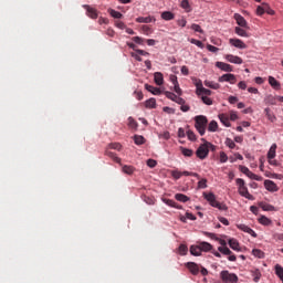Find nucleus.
I'll return each instance as SVG.
<instances>
[{
	"label": "nucleus",
	"instance_id": "1",
	"mask_svg": "<svg viewBox=\"0 0 283 283\" xmlns=\"http://www.w3.org/2000/svg\"><path fill=\"white\" fill-rule=\"evenodd\" d=\"M202 143L197 151H196V156L197 158H200V160H205V158H207V156H209V150L211 151H216V146L209 142H207V139L201 138Z\"/></svg>",
	"mask_w": 283,
	"mask_h": 283
},
{
	"label": "nucleus",
	"instance_id": "2",
	"mask_svg": "<svg viewBox=\"0 0 283 283\" xmlns=\"http://www.w3.org/2000/svg\"><path fill=\"white\" fill-rule=\"evenodd\" d=\"M207 125H209V119L205 115H197L195 117V127L200 136H205L207 132Z\"/></svg>",
	"mask_w": 283,
	"mask_h": 283
},
{
	"label": "nucleus",
	"instance_id": "3",
	"mask_svg": "<svg viewBox=\"0 0 283 283\" xmlns=\"http://www.w3.org/2000/svg\"><path fill=\"white\" fill-rule=\"evenodd\" d=\"M203 198L207 200V202H209L210 206L214 207V209H219V211H227V209H229V207H227L224 203L218 201L213 192H203Z\"/></svg>",
	"mask_w": 283,
	"mask_h": 283
},
{
	"label": "nucleus",
	"instance_id": "4",
	"mask_svg": "<svg viewBox=\"0 0 283 283\" xmlns=\"http://www.w3.org/2000/svg\"><path fill=\"white\" fill-rule=\"evenodd\" d=\"M235 182H237V187L240 196H242L243 198H247V200H255V197L249 193V188H247V182H244V179L237 178Z\"/></svg>",
	"mask_w": 283,
	"mask_h": 283
},
{
	"label": "nucleus",
	"instance_id": "5",
	"mask_svg": "<svg viewBox=\"0 0 283 283\" xmlns=\"http://www.w3.org/2000/svg\"><path fill=\"white\" fill-rule=\"evenodd\" d=\"M220 279L224 283H238V275L234 273H230L227 270L220 272Z\"/></svg>",
	"mask_w": 283,
	"mask_h": 283
},
{
	"label": "nucleus",
	"instance_id": "6",
	"mask_svg": "<svg viewBox=\"0 0 283 283\" xmlns=\"http://www.w3.org/2000/svg\"><path fill=\"white\" fill-rule=\"evenodd\" d=\"M218 81L219 83H230L231 85H235V83H238V78L231 73L223 74L218 78Z\"/></svg>",
	"mask_w": 283,
	"mask_h": 283
},
{
	"label": "nucleus",
	"instance_id": "7",
	"mask_svg": "<svg viewBox=\"0 0 283 283\" xmlns=\"http://www.w3.org/2000/svg\"><path fill=\"white\" fill-rule=\"evenodd\" d=\"M166 98H169L170 101H174V103H177L178 105H185V98L176 95L175 93H171L169 91L165 92Z\"/></svg>",
	"mask_w": 283,
	"mask_h": 283
},
{
	"label": "nucleus",
	"instance_id": "8",
	"mask_svg": "<svg viewBox=\"0 0 283 283\" xmlns=\"http://www.w3.org/2000/svg\"><path fill=\"white\" fill-rule=\"evenodd\" d=\"M82 8L86 10V14L90 17V19H98V11L95 8H92L88 4H83Z\"/></svg>",
	"mask_w": 283,
	"mask_h": 283
},
{
	"label": "nucleus",
	"instance_id": "9",
	"mask_svg": "<svg viewBox=\"0 0 283 283\" xmlns=\"http://www.w3.org/2000/svg\"><path fill=\"white\" fill-rule=\"evenodd\" d=\"M237 228H239L240 231H243L244 233H249V235H252V238H258V233L253 231L249 226L244 223L237 224Z\"/></svg>",
	"mask_w": 283,
	"mask_h": 283
},
{
	"label": "nucleus",
	"instance_id": "10",
	"mask_svg": "<svg viewBox=\"0 0 283 283\" xmlns=\"http://www.w3.org/2000/svg\"><path fill=\"white\" fill-rule=\"evenodd\" d=\"M226 60L229 63H233L234 65H242V63H244V61H242V57L233 55V54H227Z\"/></svg>",
	"mask_w": 283,
	"mask_h": 283
},
{
	"label": "nucleus",
	"instance_id": "11",
	"mask_svg": "<svg viewBox=\"0 0 283 283\" xmlns=\"http://www.w3.org/2000/svg\"><path fill=\"white\" fill-rule=\"evenodd\" d=\"M186 268L192 275H198V273H200V265H198L196 262L186 263Z\"/></svg>",
	"mask_w": 283,
	"mask_h": 283
},
{
	"label": "nucleus",
	"instance_id": "12",
	"mask_svg": "<svg viewBox=\"0 0 283 283\" xmlns=\"http://www.w3.org/2000/svg\"><path fill=\"white\" fill-rule=\"evenodd\" d=\"M229 43L230 45H233V48H238L239 50H247V44L240 39H230Z\"/></svg>",
	"mask_w": 283,
	"mask_h": 283
},
{
	"label": "nucleus",
	"instance_id": "13",
	"mask_svg": "<svg viewBox=\"0 0 283 283\" xmlns=\"http://www.w3.org/2000/svg\"><path fill=\"white\" fill-rule=\"evenodd\" d=\"M264 187L268 191H272V192L279 191V189H280V188H277V185L275 182H273L272 180H269V179H266L264 181Z\"/></svg>",
	"mask_w": 283,
	"mask_h": 283
},
{
	"label": "nucleus",
	"instance_id": "14",
	"mask_svg": "<svg viewBox=\"0 0 283 283\" xmlns=\"http://www.w3.org/2000/svg\"><path fill=\"white\" fill-rule=\"evenodd\" d=\"M216 67H218L219 70H222V72H233V66L224 62H217Z\"/></svg>",
	"mask_w": 283,
	"mask_h": 283
},
{
	"label": "nucleus",
	"instance_id": "15",
	"mask_svg": "<svg viewBox=\"0 0 283 283\" xmlns=\"http://www.w3.org/2000/svg\"><path fill=\"white\" fill-rule=\"evenodd\" d=\"M234 19H235L238 25H240V28H249L247 20L240 13H235Z\"/></svg>",
	"mask_w": 283,
	"mask_h": 283
},
{
	"label": "nucleus",
	"instance_id": "16",
	"mask_svg": "<svg viewBox=\"0 0 283 283\" xmlns=\"http://www.w3.org/2000/svg\"><path fill=\"white\" fill-rule=\"evenodd\" d=\"M136 23H153L156 22V18L148 15V17H138L136 18Z\"/></svg>",
	"mask_w": 283,
	"mask_h": 283
},
{
	"label": "nucleus",
	"instance_id": "17",
	"mask_svg": "<svg viewBox=\"0 0 283 283\" xmlns=\"http://www.w3.org/2000/svg\"><path fill=\"white\" fill-rule=\"evenodd\" d=\"M145 90H147V92H150V93L154 94L155 96H160V94H163V92L160 91V88L155 87V86L149 85V84H145Z\"/></svg>",
	"mask_w": 283,
	"mask_h": 283
},
{
	"label": "nucleus",
	"instance_id": "18",
	"mask_svg": "<svg viewBox=\"0 0 283 283\" xmlns=\"http://www.w3.org/2000/svg\"><path fill=\"white\" fill-rule=\"evenodd\" d=\"M264 114L268 120H270V123H275V120H277V117L275 116L274 113L271 112V108L269 107L264 108Z\"/></svg>",
	"mask_w": 283,
	"mask_h": 283
},
{
	"label": "nucleus",
	"instance_id": "19",
	"mask_svg": "<svg viewBox=\"0 0 283 283\" xmlns=\"http://www.w3.org/2000/svg\"><path fill=\"white\" fill-rule=\"evenodd\" d=\"M197 96H211L213 92L209 88L200 87L199 90L196 91Z\"/></svg>",
	"mask_w": 283,
	"mask_h": 283
},
{
	"label": "nucleus",
	"instance_id": "20",
	"mask_svg": "<svg viewBox=\"0 0 283 283\" xmlns=\"http://www.w3.org/2000/svg\"><path fill=\"white\" fill-rule=\"evenodd\" d=\"M269 84L271 85V87H273V90H280V87H282L280 82L273 76H269Z\"/></svg>",
	"mask_w": 283,
	"mask_h": 283
},
{
	"label": "nucleus",
	"instance_id": "21",
	"mask_svg": "<svg viewBox=\"0 0 283 283\" xmlns=\"http://www.w3.org/2000/svg\"><path fill=\"white\" fill-rule=\"evenodd\" d=\"M179 150L181 151L182 156H185L186 158H191V156H193L192 149L185 148L184 146H180Z\"/></svg>",
	"mask_w": 283,
	"mask_h": 283
},
{
	"label": "nucleus",
	"instance_id": "22",
	"mask_svg": "<svg viewBox=\"0 0 283 283\" xmlns=\"http://www.w3.org/2000/svg\"><path fill=\"white\" fill-rule=\"evenodd\" d=\"M122 171H123V174H126L127 176H132L134 174V171H136V168H134V166L124 165V166H122Z\"/></svg>",
	"mask_w": 283,
	"mask_h": 283
},
{
	"label": "nucleus",
	"instance_id": "23",
	"mask_svg": "<svg viewBox=\"0 0 283 283\" xmlns=\"http://www.w3.org/2000/svg\"><path fill=\"white\" fill-rule=\"evenodd\" d=\"M219 119L226 127H231V122H229V115L227 114H220Z\"/></svg>",
	"mask_w": 283,
	"mask_h": 283
},
{
	"label": "nucleus",
	"instance_id": "24",
	"mask_svg": "<svg viewBox=\"0 0 283 283\" xmlns=\"http://www.w3.org/2000/svg\"><path fill=\"white\" fill-rule=\"evenodd\" d=\"M154 78H155L156 85H163V83H165V78L163 76V73H160V72H156L154 74Z\"/></svg>",
	"mask_w": 283,
	"mask_h": 283
},
{
	"label": "nucleus",
	"instance_id": "25",
	"mask_svg": "<svg viewBox=\"0 0 283 283\" xmlns=\"http://www.w3.org/2000/svg\"><path fill=\"white\" fill-rule=\"evenodd\" d=\"M190 253H191V255L198 256V255L202 254V250H201L200 245H191Z\"/></svg>",
	"mask_w": 283,
	"mask_h": 283
},
{
	"label": "nucleus",
	"instance_id": "26",
	"mask_svg": "<svg viewBox=\"0 0 283 283\" xmlns=\"http://www.w3.org/2000/svg\"><path fill=\"white\" fill-rule=\"evenodd\" d=\"M161 19H164V21H174L175 15H174V13L170 12V11H164V12L161 13Z\"/></svg>",
	"mask_w": 283,
	"mask_h": 283
},
{
	"label": "nucleus",
	"instance_id": "27",
	"mask_svg": "<svg viewBox=\"0 0 283 283\" xmlns=\"http://www.w3.org/2000/svg\"><path fill=\"white\" fill-rule=\"evenodd\" d=\"M277 149V144H273L271 147H270V150L268 153V158L269 160H273V158H275V151Z\"/></svg>",
	"mask_w": 283,
	"mask_h": 283
},
{
	"label": "nucleus",
	"instance_id": "28",
	"mask_svg": "<svg viewBox=\"0 0 283 283\" xmlns=\"http://www.w3.org/2000/svg\"><path fill=\"white\" fill-rule=\"evenodd\" d=\"M228 243L229 247L233 249V251H240V243H238V240L230 239Z\"/></svg>",
	"mask_w": 283,
	"mask_h": 283
},
{
	"label": "nucleus",
	"instance_id": "29",
	"mask_svg": "<svg viewBox=\"0 0 283 283\" xmlns=\"http://www.w3.org/2000/svg\"><path fill=\"white\" fill-rule=\"evenodd\" d=\"M206 87H210V90H220V85L213 81H205Z\"/></svg>",
	"mask_w": 283,
	"mask_h": 283
},
{
	"label": "nucleus",
	"instance_id": "30",
	"mask_svg": "<svg viewBox=\"0 0 283 283\" xmlns=\"http://www.w3.org/2000/svg\"><path fill=\"white\" fill-rule=\"evenodd\" d=\"M107 12H108V14H111V17H113V19H123V13H120L114 9H108Z\"/></svg>",
	"mask_w": 283,
	"mask_h": 283
},
{
	"label": "nucleus",
	"instance_id": "31",
	"mask_svg": "<svg viewBox=\"0 0 283 283\" xmlns=\"http://www.w3.org/2000/svg\"><path fill=\"white\" fill-rule=\"evenodd\" d=\"M234 32L238 34V36H244L245 39L249 38V33H247V31L240 27H235Z\"/></svg>",
	"mask_w": 283,
	"mask_h": 283
},
{
	"label": "nucleus",
	"instance_id": "32",
	"mask_svg": "<svg viewBox=\"0 0 283 283\" xmlns=\"http://www.w3.org/2000/svg\"><path fill=\"white\" fill-rule=\"evenodd\" d=\"M105 154H106V156H108V158H112V160H114V163H117L118 165H120V158L118 156H116L115 153L106 150Z\"/></svg>",
	"mask_w": 283,
	"mask_h": 283
},
{
	"label": "nucleus",
	"instance_id": "33",
	"mask_svg": "<svg viewBox=\"0 0 283 283\" xmlns=\"http://www.w3.org/2000/svg\"><path fill=\"white\" fill-rule=\"evenodd\" d=\"M175 199L178 200V202H189V197L182 193H176Z\"/></svg>",
	"mask_w": 283,
	"mask_h": 283
},
{
	"label": "nucleus",
	"instance_id": "34",
	"mask_svg": "<svg viewBox=\"0 0 283 283\" xmlns=\"http://www.w3.org/2000/svg\"><path fill=\"white\" fill-rule=\"evenodd\" d=\"M145 105L149 109H156V98L151 97V98L147 99Z\"/></svg>",
	"mask_w": 283,
	"mask_h": 283
},
{
	"label": "nucleus",
	"instance_id": "35",
	"mask_svg": "<svg viewBox=\"0 0 283 283\" xmlns=\"http://www.w3.org/2000/svg\"><path fill=\"white\" fill-rule=\"evenodd\" d=\"M128 127H130V129H138V122H136V119H134V117H128Z\"/></svg>",
	"mask_w": 283,
	"mask_h": 283
},
{
	"label": "nucleus",
	"instance_id": "36",
	"mask_svg": "<svg viewBox=\"0 0 283 283\" xmlns=\"http://www.w3.org/2000/svg\"><path fill=\"white\" fill-rule=\"evenodd\" d=\"M259 222H260V224H263V227H269L271 224V219H269L265 216H261L259 218Z\"/></svg>",
	"mask_w": 283,
	"mask_h": 283
},
{
	"label": "nucleus",
	"instance_id": "37",
	"mask_svg": "<svg viewBox=\"0 0 283 283\" xmlns=\"http://www.w3.org/2000/svg\"><path fill=\"white\" fill-rule=\"evenodd\" d=\"M199 247H200L201 251H206V252L211 251V249H212V245L209 242H200Z\"/></svg>",
	"mask_w": 283,
	"mask_h": 283
},
{
	"label": "nucleus",
	"instance_id": "38",
	"mask_svg": "<svg viewBox=\"0 0 283 283\" xmlns=\"http://www.w3.org/2000/svg\"><path fill=\"white\" fill-rule=\"evenodd\" d=\"M275 273L277 275V277H280V280L283 282V268L280 264L275 265Z\"/></svg>",
	"mask_w": 283,
	"mask_h": 283
},
{
	"label": "nucleus",
	"instance_id": "39",
	"mask_svg": "<svg viewBox=\"0 0 283 283\" xmlns=\"http://www.w3.org/2000/svg\"><path fill=\"white\" fill-rule=\"evenodd\" d=\"M208 132H218V122L211 120L208 125Z\"/></svg>",
	"mask_w": 283,
	"mask_h": 283
},
{
	"label": "nucleus",
	"instance_id": "40",
	"mask_svg": "<svg viewBox=\"0 0 283 283\" xmlns=\"http://www.w3.org/2000/svg\"><path fill=\"white\" fill-rule=\"evenodd\" d=\"M260 207H261V209H263V211H274L275 210V207H273L272 205H269V203H264V202H261Z\"/></svg>",
	"mask_w": 283,
	"mask_h": 283
},
{
	"label": "nucleus",
	"instance_id": "41",
	"mask_svg": "<svg viewBox=\"0 0 283 283\" xmlns=\"http://www.w3.org/2000/svg\"><path fill=\"white\" fill-rule=\"evenodd\" d=\"M253 276V282H260V277H262V273L260 270H254L251 272Z\"/></svg>",
	"mask_w": 283,
	"mask_h": 283
},
{
	"label": "nucleus",
	"instance_id": "42",
	"mask_svg": "<svg viewBox=\"0 0 283 283\" xmlns=\"http://www.w3.org/2000/svg\"><path fill=\"white\" fill-rule=\"evenodd\" d=\"M252 255H254V258H259L260 260L264 258V253L260 249H253Z\"/></svg>",
	"mask_w": 283,
	"mask_h": 283
},
{
	"label": "nucleus",
	"instance_id": "43",
	"mask_svg": "<svg viewBox=\"0 0 283 283\" xmlns=\"http://www.w3.org/2000/svg\"><path fill=\"white\" fill-rule=\"evenodd\" d=\"M134 142H135V145H145V137L140 135H135Z\"/></svg>",
	"mask_w": 283,
	"mask_h": 283
},
{
	"label": "nucleus",
	"instance_id": "44",
	"mask_svg": "<svg viewBox=\"0 0 283 283\" xmlns=\"http://www.w3.org/2000/svg\"><path fill=\"white\" fill-rule=\"evenodd\" d=\"M181 8L186 10V12H191V6L189 4V0H182Z\"/></svg>",
	"mask_w": 283,
	"mask_h": 283
},
{
	"label": "nucleus",
	"instance_id": "45",
	"mask_svg": "<svg viewBox=\"0 0 283 283\" xmlns=\"http://www.w3.org/2000/svg\"><path fill=\"white\" fill-rule=\"evenodd\" d=\"M201 101L205 105H213V99L207 95H202Z\"/></svg>",
	"mask_w": 283,
	"mask_h": 283
},
{
	"label": "nucleus",
	"instance_id": "46",
	"mask_svg": "<svg viewBox=\"0 0 283 283\" xmlns=\"http://www.w3.org/2000/svg\"><path fill=\"white\" fill-rule=\"evenodd\" d=\"M108 147L109 149H115L117 151H120V149H123V146L120 145V143H111Z\"/></svg>",
	"mask_w": 283,
	"mask_h": 283
},
{
	"label": "nucleus",
	"instance_id": "47",
	"mask_svg": "<svg viewBox=\"0 0 283 283\" xmlns=\"http://www.w3.org/2000/svg\"><path fill=\"white\" fill-rule=\"evenodd\" d=\"M218 251L220 252V253H222L223 255H231V251L229 250V248H227V247H219L218 248Z\"/></svg>",
	"mask_w": 283,
	"mask_h": 283
},
{
	"label": "nucleus",
	"instance_id": "48",
	"mask_svg": "<svg viewBox=\"0 0 283 283\" xmlns=\"http://www.w3.org/2000/svg\"><path fill=\"white\" fill-rule=\"evenodd\" d=\"M171 176L175 180H180V178H182V171L179 170H172L171 171Z\"/></svg>",
	"mask_w": 283,
	"mask_h": 283
},
{
	"label": "nucleus",
	"instance_id": "49",
	"mask_svg": "<svg viewBox=\"0 0 283 283\" xmlns=\"http://www.w3.org/2000/svg\"><path fill=\"white\" fill-rule=\"evenodd\" d=\"M264 10H265L266 14H270L271 17H273V14H275V10L271 9L269 3H266V2H264Z\"/></svg>",
	"mask_w": 283,
	"mask_h": 283
},
{
	"label": "nucleus",
	"instance_id": "50",
	"mask_svg": "<svg viewBox=\"0 0 283 283\" xmlns=\"http://www.w3.org/2000/svg\"><path fill=\"white\" fill-rule=\"evenodd\" d=\"M190 43H192V45H197V48H200L201 50L205 48V44L200 40L191 39Z\"/></svg>",
	"mask_w": 283,
	"mask_h": 283
},
{
	"label": "nucleus",
	"instance_id": "51",
	"mask_svg": "<svg viewBox=\"0 0 283 283\" xmlns=\"http://www.w3.org/2000/svg\"><path fill=\"white\" fill-rule=\"evenodd\" d=\"M178 251H179V255H185L187 251H189V248H187L186 244H180Z\"/></svg>",
	"mask_w": 283,
	"mask_h": 283
},
{
	"label": "nucleus",
	"instance_id": "52",
	"mask_svg": "<svg viewBox=\"0 0 283 283\" xmlns=\"http://www.w3.org/2000/svg\"><path fill=\"white\" fill-rule=\"evenodd\" d=\"M265 102L268 105H276L277 102L275 101V97L273 95H270L265 98Z\"/></svg>",
	"mask_w": 283,
	"mask_h": 283
},
{
	"label": "nucleus",
	"instance_id": "53",
	"mask_svg": "<svg viewBox=\"0 0 283 283\" xmlns=\"http://www.w3.org/2000/svg\"><path fill=\"white\" fill-rule=\"evenodd\" d=\"M181 176H192L193 178H198V180H200V175H198L197 172H190V171H182Z\"/></svg>",
	"mask_w": 283,
	"mask_h": 283
},
{
	"label": "nucleus",
	"instance_id": "54",
	"mask_svg": "<svg viewBox=\"0 0 283 283\" xmlns=\"http://www.w3.org/2000/svg\"><path fill=\"white\" fill-rule=\"evenodd\" d=\"M226 145H227V147H229L230 149H235V142H234L233 139L228 138V139L226 140Z\"/></svg>",
	"mask_w": 283,
	"mask_h": 283
},
{
	"label": "nucleus",
	"instance_id": "55",
	"mask_svg": "<svg viewBox=\"0 0 283 283\" xmlns=\"http://www.w3.org/2000/svg\"><path fill=\"white\" fill-rule=\"evenodd\" d=\"M198 189H207V179H200L198 181Z\"/></svg>",
	"mask_w": 283,
	"mask_h": 283
},
{
	"label": "nucleus",
	"instance_id": "56",
	"mask_svg": "<svg viewBox=\"0 0 283 283\" xmlns=\"http://www.w3.org/2000/svg\"><path fill=\"white\" fill-rule=\"evenodd\" d=\"M264 12H265V9H264V2H263L262 6H259L256 8V14H258V17H262V14H264Z\"/></svg>",
	"mask_w": 283,
	"mask_h": 283
},
{
	"label": "nucleus",
	"instance_id": "57",
	"mask_svg": "<svg viewBox=\"0 0 283 283\" xmlns=\"http://www.w3.org/2000/svg\"><path fill=\"white\" fill-rule=\"evenodd\" d=\"M272 238L275 240V242H283V233H274Z\"/></svg>",
	"mask_w": 283,
	"mask_h": 283
},
{
	"label": "nucleus",
	"instance_id": "58",
	"mask_svg": "<svg viewBox=\"0 0 283 283\" xmlns=\"http://www.w3.org/2000/svg\"><path fill=\"white\" fill-rule=\"evenodd\" d=\"M164 202H166V205H168V207H174L175 209H178L176 201H174L171 199H166V200H164Z\"/></svg>",
	"mask_w": 283,
	"mask_h": 283
},
{
	"label": "nucleus",
	"instance_id": "59",
	"mask_svg": "<svg viewBox=\"0 0 283 283\" xmlns=\"http://www.w3.org/2000/svg\"><path fill=\"white\" fill-rule=\"evenodd\" d=\"M174 92H176L178 96H182V88H180V84L177 83L174 85Z\"/></svg>",
	"mask_w": 283,
	"mask_h": 283
},
{
	"label": "nucleus",
	"instance_id": "60",
	"mask_svg": "<svg viewBox=\"0 0 283 283\" xmlns=\"http://www.w3.org/2000/svg\"><path fill=\"white\" fill-rule=\"evenodd\" d=\"M186 134H187L189 140L195 142L197 139L196 138V133H193V130H187Z\"/></svg>",
	"mask_w": 283,
	"mask_h": 283
},
{
	"label": "nucleus",
	"instance_id": "61",
	"mask_svg": "<svg viewBox=\"0 0 283 283\" xmlns=\"http://www.w3.org/2000/svg\"><path fill=\"white\" fill-rule=\"evenodd\" d=\"M134 96L135 98H137V101H143L144 98L143 91H135Z\"/></svg>",
	"mask_w": 283,
	"mask_h": 283
},
{
	"label": "nucleus",
	"instance_id": "62",
	"mask_svg": "<svg viewBox=\"0 0 283 283\" xmlns=\"http://www.w3.org/2000/svg\"><path fill=\"white\" fill-rule=\"evenodd\" d=\"M229 160V156H227V153L221 151L220 153V163H227Z\"/></svg>",
	"mask_w": 283,
	"mask_h": 283
},
{
	"label": "nucleus",
	"instance_id": "63",
	"mask_svg": "<svg viewBox=\"0 0 283 283\" xmlns=\"http://www.w3.org/2000/svg\"><path fill=\"white\" fill-rule=\"evenodd\" d=\"M191 30H195V32H200V34H202V28L199 24H192L191 25Z\"/></svg>",
	"mask_w": 283,
	"mask_h": 283
},
{
	"label": "nucleus",
	"instance_id": "64",
	"mask_svg": "<svg viewBox=\"0 0 283 283\" xmlns=\"http://www.w3.org/2000/svg\"><path fill=\"white\" fill-rule=\"evenodd\" d=\"M147 165L150 167V169H154L158 163L155 159H148Z\"/></svg>",
	"mask_w": 283,
	"mask_h": 283
}]
</instances>
